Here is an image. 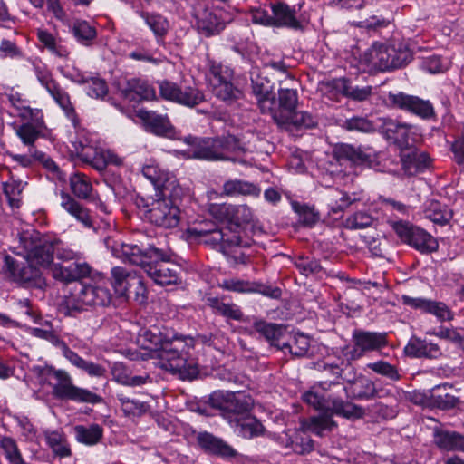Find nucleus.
I'll use <instances>...</instances> for the list:
<instances>
[{"mask_svg":"<svg viewBox=\"0 0 464 464\" xmlns=\"http://www.w3.org/2000/svg\"><path fill=\"white\" fill-rule=\"evenodd\" d=\"M248 145L233 135H227L203 141L193 151V157L206 160H237V156L249 151Z\"/></svg>","mask_w":464,"mask_h":464,"instance_id":"nucleus-8","label":"nucleus"},{"mask_svg":"<svg viewBox=\"0 0 464 464\" xmlns=\"http://www.w3.org/2000/svg\"><path fill=\"white\" fill-rule=\"evenodd\" d=\"M70 31L78 43L82 45H91L97 36L96 28L85 20H75L70 25Z\"/></svg>","mask_w":464,"mask_h":464,"instance_id":"nucleus-46","label":"nucleus"},{"mask_svg":"<svg viewBox=\"0 0 464 464\" xmlns=\"http://www.w3.org/2000/svg\"><path fill=\"white\" fill-rule=\"evenodd\" d=\"M373 222L372 217L367 212L359 211L348 217L344 221V227L348 229H363Z\"/></svg>","mask_w":464,"mask_h":464,"instance_id":"nucleus-61","label":"nucleus"},{"mask_svg":"<svg viewBox=\"0 0 464 464\" xmlns=\"http://www.w3.org/2000/svg\"><path fill=\"white\" fill-rule=\"evenodd\" d=\"M57 381L53 385V396L57 400L72 401L79 403L97 404L102 398L96 393L73 384L72 377L63 370H55L50 365H33L24 375V382L33 391V397L36 400L45 401L49 393L43 388L51 385V378Z\"/></svg>","mask_w":464,"mask_h":464,"instance_id":"nucleus-2","label":"nucleus"},{"mask_svg":"<svg viewBox=\"0 0 464 464\" xmlns=\"http://www.w3.org/2000/svg\"><path fill=\"white\" fill-rule=\"evenodd\" d=\"M433 441L441 450L464 452V436L456 432L440 429H433Z\"/></svg>","mask_w":464,"mask_h":464,"instance_id":"nucleus-30","label":"nucleus"},{"mask_svg":"<svg viewBox=\"0 0 464 464\" xmlns=\"http://www.w3.org/2000/svg\"><path fill=\"white\" fill-rule=\"evenodd\" d=\"M91 273V267L87 263H72L66 266L53 265L52 267L53 276L63 282H72L86 277Z\"/></svg>","mask_w":464,"mask_h":464,"instance_id":"nucleus-31","label":"nucleus"},{"mask_svg":"<svg viewBox=\"0 0 464 464\" xmlns=\"http://www.w3.org/2000/svg\"><path fill=\"white\" fill-rule=\"evenodd\" d=\"M72 145L82 161L100 172L103 171L108 165L121 167L124 163V159L116 152L102 148L94 134L81 131L72 141Z\"/></svg>","mask_w":464,"mask_h":464,"instance_id":"nucleus-3","label":"nucleus"},{"mask_svg":"<svg viewBox=\"0 0 464 464\" xmlns=\"http://www.w3.org/2000/svg\"><path fill=\"white\" fill-rule=\"evenodd\" d=\"M316 125L315 118L304 111H295L289 116H278V126L287 128L295 126L297 128L310 129Z\"/></svg>","mask_w":464,"mask_h":464,"instance_id":"nucleus-45","label":"nucleus"},{"mask_svg":"<svg viewBox=\"0 0 464 464\" xmlns=\"http://www.w3.org/2000/svg\"><path fill=\"white\" fill-rule=\"evenodd\" d=\"M261 189L256 184L242 180L229 179L223 184L222 194L227 197L254 196L258 197Z\"/></svg>","mask_w":464,"mask_h":464,"instance_id":"nucleus-38","label":"nucleus"},{"mask_svg":"<svg viewBox=\"0 0 464 464\" xmlns=\"http://www.w3.org/2000/svg\"><path fill=\"white\" fill-rule=\"evenodd\" d=\"M208 65L209 84L214 95L227 103L238 100L241 92L231 82L233 70L215 61H209Z\"/></svg>","mask_w":464,"mask_h":464,"instance_id":"nucleus-13","label":"nucleus"},{"mask_svg":"<svg viewBox=\"0 0 464 464\" xmlns=\"http://www.w3.org/2000/svg\"><path fill=\"white\" fill-rule=\"evenodd\" d=\"M336 423L329 414H320L301 421V427L304 431H310L316 436H324L325 431H331Z\"/></svg>","mask_w":464,"mask_h":464,"instance_id":"nucleus-42","label":"nucleus"},{"mask_svg":"<svg viewBox=\"0 0 464 464\" xmlns=\"http://www.w3.org/2000/svg\"><path fill=\"white\" fill-rule=\"evenodd\" d=\"M110 238L105 239V245L111 248L112 256L121 259L124 263H130L135 266H140L143 269L148 264L150 257V248L148 252H144L139 246L133 244H126L121 242L113 241Z\"/></svg>","mask_w":464,"mask_h":464,"instance_id":"nucleus-22","label":"nucleus"},{"mask_svg":"<svg viewBox=\"0 0 464 464\" xmlns=\"http://www.w3.org/2000/svg\"><path fill=\"white\" fill-rule=\"evenodd\" d=\"M353 340L354 346L348 352L353 360L361 358L367 352L380 350L388 344L386 333L355 331L353 334Z\"/></svg>","mask_w":464,"mask_h":464,"instance_id":"nucleus-20","label":"nucleus"},{"mask_svg":"<svg viewBox=\"0 0 464 464\" xmlns=\"http://www.w3.org/2000/svg\"><path fill=\"white\" fill-rule=\"evenodd\" d=\"M138 343L145 351L143 358L153 360L160 369L179 373L183 380H192L198 373V361L194 355L195 340L191 336L163 335L157 327L142 329Z\"/></svg>","mask_w":464,"mask_h":464,"instance_id":"nucleus-1","label":"nucleus"},{"mask_svg":"<svg viewBox=\"0 0 464 464\" xmlns=\"http://www.w3.org/2000/svg\"><path fill=\"white\" fill-rule=\"evenodd\" d=\"M187 234L190 238L208 245L225 255H227V248L229 247H247L252 244L249 237H242L239 232L229 236L226 228H219L213 222H204L198 226L188 227Z\"/></svg>","mask_w":464,"mask_h":464,"instance_id":"nucleus-5","label":"nucleus"},{"mask_svg":"<svg viewBox=\"0 0 464 464\" xmlns=\"http://www.w3.org/2000/svg\"><path fill=\"white\" fill-rule=\"evenodd\" d=\"M389 224L400 239L406 244L409 243L411 237H412L411 235H413L414 231L418 227L410 222L403 220H392Z\"/></svg>","mask_w":464,"mask_h":464,"instance_id":"nucleus-63","label":"nucleus"},{"mask_svg":"<svg viewBox=\"0 0 464 464\" xmlns=\"http://www.w3.org/2000/svg\"><path fill=\"white\" fill-rule=\"evenodd\" d=\"M387 102L392 106L408 111L422 119H430L434 115V108L428 100L404 92H389Z\"/></svg>","mask_w":464,"mask_h":464,"instance_id":"nucleus-19","label":"nucleus"},{"mask_svg":"<svg viewBox=\"0 0 464 464\" xmlns=\"http://www.w3.org/2000/svg\"><path fill=\"white\" fill-rule=\"evenodd\" d=\"M408 245L414 247L420 253H431L438 249L437 240L425 230L420 227H417L413 235H411Z\"/></svg>","mask_w":464,"mask_h":464,"instance_id":"nucleus-47","label":"nucleus"},{"mask_svg":"<svg viewBox=\"0 0 464 464\" xmlns=\"http://www.w3.org/2000/svg\"><path fill=\"white\" fill-rule=\"evenodd\" d=\"M427 334L448 340L464 349V338L455 329L440 327L438 330L428 331Z\"/></svg>","mask_w":464,"mask_h":464,"instance_id":"nucleus-64","label":"nucleus"},{"mask_svg":"<svg viewBox=\"0 0 464 464\" xmlns=\"http://www.w3.org/2000/svg\"><path fill=\"white\" fill-rule=\"evenodd\" d=\"M199 445L217 455L221 457H233L236 455L235 450L227 444L222 440L213 436L210 433L203 432L200 433L198 437Z\"/></svg>","mask_w":464,"mask_h":464,"instance_id":"nucleus-39","label":"nucleus"},{"mask_svg":"<svg viewBox=\"0 0 464 464\" xmlns=\"http://www.w3.org/2000/svg\"><path fill=\"white\" fill-rule=\"evenodd\" d=\"M298 92L295 88H279L277 92V102L272 105L271 111H265L264 114L271 115L274 121L278 125V116H289L297 109Z\"/></svg>","mask_w":464,"mask_h":464,"instance_id":"nucleus-25","label":"nucleus"},{"mask_svg":"<svg viewBox=\"0 0 464 464\" xmlns=\"http://www.w3.org/2000/svg\"><path fill=\"white\" fill-rule=\"evenodd\" d=\"M450 65V63L448 59L434 54L424 57L420 66L424 71L435 74L446 72Z\"/></svg>","mask_w":464,"mask_h":464,"instance_id":"nucleus-56","label":"nucleus"},{"mask_svg":"<svg viewBox=\"0 0 464 464\" xmlns=\"http://www.w3.org/2000/svg\"><path fill=\"white\" fill-rule=\"evenodd\" d=\"M212 307L216 313L228 319L240 321L243 317V313L235 304H226L218 300H213Z\"/></svg>","mask_w":464,"mask_h":464,"instance_id":"nucleus-62","label":"nucleus"},{"mask_svg":"<svg viewBox=\"0 0 464 464\" xmlns=\"http://www.w3.org/2000/svg\"><path fill=\"white\" fill-rule=\"evenodd\" d=\"M44 435L48 447L52 450L54 456L62 459L72 455L70 444L63 430H45Z\"/></svg>","mask_w":464,"mask_h":464,"instance_id":"nucleus-37","label":"nucleus"},{"mask_svg":"<svg viewBox=\"0 0 464 464\" xmlns=\"http://www.w3.org/2000/svg\"><path fill=\"white\" fill-rule=\"evenodd\" d=\"M383 130L387 139L401 147H408L416 142L420 137V130L417 126L388 120L383 124Z\"/></svg>","mask_w":464,"mask_h":464,"instance_id":"nucleus-23","label":"nucleus"},{"mask_svg":"<svg viewBox=\"0 0 464 464\" xmlns=\"http://www.w3.org/2000/svg\"><path fill=\"white\" fill-rule=\"evenodd\" d=\"M160 92L165 100L187 107L197 106L204 101V94L198 88L181 86L169 81H163L160 83Z\"/></svg>","mask_w":464,"mask_h":464,"instance_id":"nucleus-16","label":"nucleus"},{"mask_svg":"<svg viewBox=\"0 0 464 464\" xmlns=\"http://www.w3.org/2000/svg\"><path fill=\"white\" fill-rule=\"evenodd\" d=\"M34 71L40 84L44 87L55 102L68 116L72 115L74 110L68 93L53 78L47 67L42 63H34Z\"/></svg>","mask_w":464,"mask_h":464,"instance_id":"nucleus-17","label":"nucleus"},{"mask_svg":"<svg viewBox=\"0 0 464 464\" xmlns=\"http://www.w3.org/2000/svg\"><path fill=\"white\" fill-rule=\"evenodd\" d=\"M70 188L73 195L81 199H90L93 195V188L88 176L81 172H74L70 177Z\"/></svg>","mask_w":464,"mask_h":464,"instance_id":"nucleus-48","label":"nucleus"},{"mask_svg":"<svg viewBox=\"0 0 464 464\" xmlns=\"http://www.w3.org/2000/svg\"><path fill=\"white\" fill-rule=\"evenodd\" d=\"M111 301V294L105 279L101 278L89 284L77 282L70 290L65 303L69 309L84 311L91 307H105Z\"/></svg>","mask_w":464,"mask_h":464,"instance_id":"nucleus-4","label":"nucleus"},{"mask_svg":"<svg viewBox=\"0 0 464 464\" xmlns=\"http://www.w3.org/2000/svg\"><path fill=\"white\" fill-rule=\"evenodd\" d=\"M173 254L157 247L150 248V261L144 271L160 285H177L181 282L180 267L172 262Z\"/></svg>","mask_w":464,"mask_h":464,"instance_id":"nucleus-9","label":"nucleus"},{"mask_svg":"<svg viewBox=\"0 0 464 464\" xmlns=\"http://www.w3.org/2000/svg\"><path fill=\"white\" fill-rule=\"evenodd\" d=\"M252 92L256 99L257 105L264 114L265 111H271L272 105H275V95L272 92V85L266 77L257 75L252 77Z\"/></svg>","mask_w":464,"mask_h":464,"instance_id":"nucleus-28","label":"nucleus"},{"mask_svg":"<svg viewBox=\"0 0 464 464\" xmlns=\"http://www.w3.org/2000/svg\"><path fill=\"white\" fill-rule=\"evenodd\" d=\"M129 284L128 293L122 294L121 296L129 300H133L139 304H143L146 302L147 296V288L144 285L142 278L136 275L135 277L130 278Z\"/></svg>","mask_w":464,"mask_h":464,"instance_id":"nucleus-54","label":"nucleus"},{"mask_svg":"<svg viewBox=\"0 0 464 464\" xmlns=\"http://www.w3.org/2000/svg\"><path fill=\"white\" fill-rule=\"evenodd\" d=\"M37 38L39 42L53 54L60 58L68 57L69 52L67 48L61 45L52 33L48 32L45 29H38Z\"/></svg>","mask_w":464,"mask_h":464,"instance_id":"nucleus-51","label":"nucleus"},{"mask_svg":"<svg viewBox=\"0 0 464 464\" xmlns=\"http://www.w3.org/2000/svg\"><path fill=\"white\" fill-rule=\"evenodd\" d=\"M111 285L115 293L121 296L122 294L128 293L130 278L136 276V273L121 266H114L111 271Z\"/></svg>","mask_w":464,"mask_h":464,"instance_id":"nucleus-50","label":"nucleus"},{"mask_svg":"<svg viewBox=\"0 0 464 464\" xmlns=\"http://www.w3.org/2000/svg\"><path fill=\"white\" fill-rule=\"evenodd\" d=\"M229 425L237 435L245 439L256 437L260 435L264 430L262 423L250 413L229 419Z\"/></svg>","mask_w":464,"mask_h":464,"instance_id":"nucleus-29","label":"nucleus"},{"mask_svg":"<svg viewBox=\"0 0 464 464\" xmlns=\"http://www.w3.org/2000/svg\"><path fill=\"white\" fill-rule=\"evenodd\" d=\"M331 86L342 95L357 102L367 100L372 92V86H353L345 78L333 80Z\"/></svg>","mask_w":464,"mask_h":464,"instance_id":"nucleus-32","label":"nucleus"},{"mask_svg":"<svg viewBox=\"0 0 464 464\" xmlns=\"http://www.w3.org/2000/svg\"><path fill=\"white\" fill-rule=\"evenodd\" d=\"M355 198H352L347 193L338 189H334L331 194L329 208L332 213L342 212L345 208L349 207Z\"/></svg>","mask_w":464,"mask_h":464,"instance_id":"nucleus-60","label":"nucleus"},{"mask_svg":"<svg viewBox=\"0 0 464 464\" xmlns=\"http://www.w3.org/2000/svg\"><path fill=\"white\" fill-rule=\"evenodd\" d=\"M5 263L13 279L16 282L24 284L36 283L41 278L40 268L35 264H31L27 259L25 262L19 263L7 256Z\"/></svg>","mask_w":464,"mask_h":464,"instance_id":"nucleus-26","label":"nucleus"},{"mask_svg":"<svg viewBox=\"0 0 464 464\" xmlns=\"http://www.w3.org/2000/svg\"><path fill=\"white\" fill-rule=\"evenodd\" d=\"M8 157L19 166L30 168L38 162L39 159L43 158V152L38 150L36 147H30L28 148L27 153L18 154L9 152Z\"/></svg>","mask_w":464,"mask_h":464,"instance_id":"nucleus-57","label":"nucleus"},{"mask_svg":"<svg viewBox=\"0 0 464 464\" xmlns=\"http://www.w3.org/2000/svg\"><path fill=\"white\" fill-rule=\"evenodd\" d=\"M142 175L149 179L156 189L162 193H169L172 198H181L183 188L178 182L176 177L164 169H161L157 163L150 162L143 166Z\"/></svg>","mask_w":464,"mask_h":464,"instance_id":"nucleus-15","label":"nucleus"},{"mask_svg":"<svg viewBox=\"0 0 464 464\" xmlns=\"http://www.w3.org/2000/svg\"><path fill=\"white\" fill-rule=\"evenodd\" d=\"M335 382H322L318 386H313L305 392L302 398L303 401L318 411H324L345 418H359L362 415V410L353 403L345 402L339 398H332L325 391Z\"/></svg>","mask_w":464,"mask_h":464,"instance_id":"nucleus-6","label":"nucleus"},{"mask_svg":"<svg viewBox=\"0 0 464 464\" xmlns=\"http://www.w3.org/2000/svg\"><path fill=\"white\" fill-rule=\"evenodd\" d=\"M44 127V121L24 122L14 127L15 135L24 146L35 147L34 143L40 137Z\"/></svg>","mask_w":464,"mask_h":464,"instance_id":"nucleus-43","label":"nucleus"},{"mask_svg":"<svg viewBox=\"0 0 464 464\" xmlns=\"http://www.w3.org/2000/svg\"><path fill=\"white\" fill-rule=\"evenodd\" d=\"M221 286L226 290L237 293H260L264 295H270V291L267 286L255 281L231 278L224 280Z\"/></svg>","mask_w":464,"mask_h":464,"instance_id":"nucleus-40","label":"nucleus"},{"mask_svg":"<svg viewBox=\"0 0 464 464\" xmlns=\"http://www.w3.org/2000/svg\"><path fill=\"white\" fill-rule=\"evenodd\" d=\"M61 206L70 215L75 218L84 227H91L92 226V218L89 210L84 208L81 203L76 201L67 193L62 192L61 194Z\"/></svg>","mask_w":464,"mask_h":464,"instance_id":"nucleus-41","label":"nucleus"},{"mask_svg":"<svg viewBox=\"0 0 464 464\" xmlns=\"http://www.w3.org/2000/svg\"><path fill=\"white\" fill-rule=\"evenodd\" d=\"M81 84H85V92L92 98L102 99L108 92L106 82L98 75L88 73L86 81Z\"/></svg>","mask_w":464,"mask_h":464,"instance_id":"nucleus-53","label":"nucleus"},{"mask_svg":"<svg viewBox=\"0 0 464 464\" xmlns=\"http://www.w3.org/2000/svg\"><path fill=\"white\" fill-rule=\"evenodd\" d=\"M73 430L76 440L87 446L98 444L103 437L102 427L96 423L89 426L77 425Z\"/></svg>","mask_w":464,"mask_h":464,"instance_id":"nucleus-44","label":"nucleus"},{"mask_svg":"<svg viewBox=\"0 0 464 464\" xmlns=\"http://www.w3.org/2000/svg\"><path fill=\"white\" fill-rule=\"evenodd\" d=\"M424 216L435 224L444 225L451 218L452 212L440 202L430 200L424 208Z\"/></svg>","mask_w":464,"mask_h":464,"instance_id":"nucleus-49","label":"nucleus"},{"mask_svg":"<svg viewBox=\"0 0 464 464\" xmlns=\"http://www.w3.org/2000/svg\"><path fill=\"white\" fill-rule=\"evenodd\" d=\"M0 449L3 450L10 464H25L15 440L10 437H2Z\"/></svg>","mask_w":464,"mask_h":464,"instance_id":"nucleus-55","label":"nucleus"},{"mask_svg":"<svg viewBox=\"0 0 464 464\" xmlns=\"http://www.w3.org/2000/svg\"><path fill=\"white\" fill-rule=\"evenodd\" d=\"M117 399L120 401L121 408L126 416L140 415L146 411L145 404L138 400L119 393Z\"/></svg>","mask_w":464,"mask_h":464,"instance_id":"nucleus-59","label":"nucleus"},{"mask_svg":"<svg viewBox=\"0 0 464 464\" xmlns=\"http://www.w3.org/2000/svg\"><path fill=\"white\" fill-rule=\"evenodd\" d=\"M279 447L296 454L309 453L314 450L313 440L301 429H286L269 435Z\"/></svg>","mask_w":464,"mask_h":464,"instance_id":"nucleus-18","label":"nucleus"},{"mask_svg":"<svg viewBox=\"0 0 464 464\" xmlns=\"http://www.w3.org/2000/svg\"><path fill=\"white\" fill-rule=\"evenodd\" d=\"M405 352L408 355L416 358L425 357L437 359L442 354L438 344L419 338L411 339L406 345Z\"/></svg>","mask_w":464,"mask_h":464,"instance_id":"nucleus-33","label":"nucleus"},{"mask_svg":"<svg viewBox=\"0 0 464 464\" xmlns=\"http://www.w3.org/2000/svg\"><path fill=\"white\" fill-rule=\"evenodd\" d=\"M401 160L405 174L412 176L427 169L430 159L424 151L415 148H407L401 150Z\"/></svg>","mask_w":464,"mask_h":464,"instance_id":"nucleus-27","label":"nucleus"},{"mask_svg":"<svg viewBox=\"0 0 464 464\" xmlns=\"http://www.w3.org/2000/svg\"><path fill=\"white\" fill-rule=\"evenodd\" d=\"M169 193H163V197L152 200L147 211L148 219L154 225L164 228L176 227L180 221V209L176 200Z\"/></svg>","mask_w":464,"mask_h":464,"instance_id":"nucleus-14","label":"nucleus"},{"mask_svg":"<svg viewBox=\"0 0 464 464\" xmlns=\"http://www.w3.org/2000/svg\"><path fill=\"white\" fill-rule=\"evenodd\" d=\"M309 345V338L303 334H297L291 343L283 342L281 349H288L292 354L302 357L306 354Z\"/></svg>","mask_w":464,"mask_h":464,"instance_id":"nucleus-58","label":"nucleus"},{"mask_svg":"<svg viewBox=\"0 0 464 464\" xmlns=\"http://www.w3.org/2000/svg\"><path fill=\"white\" fill-rule=\"evenodd\" d=\"M300 8V4L289 6L283 2H276L269 5V10H256L253 14V20L255 23L264 25L297 29L301 27V23L297 16Z\"/></svg>","mask_w":464,"mask_h":464,"instance_id":"nucleus-11","label":"nucleus"},{"mask_svg":"<svg viewBox=\"0 0 464 464\" xmlns=\"http://www.w3.org/2000/svg\"><path fill=\"white\" fill-rule=\"evenodd\" d=\"M209 400L213 407L222 411L228 423L229 419H233V417L237 418L249 414L254 406V399L245 392H214Z\"/></svg>","mask_w":464,"mask_h":464,"instance_id":"nucleus-12","label":"nucleus"},{"mask_svg":"<svg viewBox=\"0 0 464 464\" xmlns=\"http://www.w3.org/2000/svg\"><path fill=\"white\" fill-rule=\"evenodd\" d=\"M253 327L254 330L271 345L281 349L282 340L285 334V328L281 324L258 320L254 323Z\"/></svg>","mask_w":464,"mask_h":464,"instance_id":"nucleus-35","label":"nucleus"},{"mask_svg":"<svg viewBox=\"0 0 464 464\" xmlns=\"http://www.w3.org/2000/svg\"><path fill=\"white\" fill-rule=\"evenodd\" d=\"M254 218L252 209L247 205H233L230 214L229 227H225L226 231L232 236L234 233L239 232L242 237H247L244 235L243 225L249 224Z\"/></svg>","mask_w":464,"mask_h":464,"instance_id":"nucleus-34","label":"nucleus"},{"mask_svg":"<svg viewBox=\"0 0 464 464\" xmlns=\"http://www.w3.org/2000/svg\"><path fill=\"white\" fill-rule=\"evenodd\" d=\"M55 242V236H40L39 233L21 237L25 258L39 268H48L53 264Z\"/></svg>","mask_w":464,"mask_h":464,"instance_id":"nucleus-10","label":"nucleus"},{"mask_svg":"<svg viewBox=\"0 0 464 464\" xmlns=\"http://www.w3.org/2000/svg\"><path fill=\"white\" fill-rule=\"evenodd\" d=\"M195 19L197 30L206 37L218 34L224 30L225 24L228 21L225 13L218 8L198 9Z\"/></svg>","mask_w":464,"mask_h":464,"instance_id":"nucleus-21","label":"nucleus"},{"mask_svg":"<svg viewBox=\"0 0 464 464\" xmlns=\"http://www.w3.org/2000/svg\"><path fill=\"white\" fill-rule=\"evenodd\" d=\"M336 155L340 160H348L355 165L363 164L368 161L369 156L349 144H342L336 150Z\"/></svg>","mask_w":464,"mask_h":464,"instance_id":"nucleus-52","label":"nucleus"},{"mask_svg":"<svg viewBox=\"0 0 464 464\" xmlns=\"http://www.w3.org/2000/svg\"><path fill=\"white\" fill-rule=\"evenodd\" d=\"M138 14L153 33L157 43H161L169 29L168 19L158 13L147 11H139Z\"/></svg>","mask_w":464,"mask_h":464,"instance_id":"nucleus-36","label":"nucleus"},{"mask_svg":"<svg viewBox=\"0 0 464 464\" xmlns=\"http://www.w3.org/2000/svg\"><path fill=\"white\" fill-rule=\"evenodd\" d=\"M407 63V53L384 44H373L360 59L362 70L367 72H387Z\"/></svg>","mask_w":464,"mask_h":464,"instance_id":"nucleus-7","label":"nucleus"},{"mask_svg":"<svg viewBox=\"0 0 464 464\" xmlns=\"http://www.w3.org/2000/svg\"><path fill=\"white\" fill-rule=\"evenodd\" d=\"M137 116L143 122L146 130L159 136L174 137L175 129L167 115H161L152 111L140 109L137 111Z\"/></svg>","mask_w":464,"mask_h":464,"instance_id":"nucleus-24","label":"nucleus"}]
</instances>
